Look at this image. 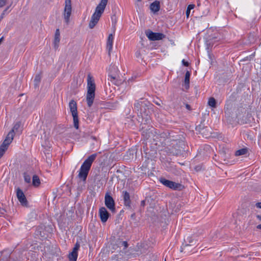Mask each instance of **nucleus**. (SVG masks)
Listing matches in <instances>:
<instances>
[{"label":"nucleus","instance_id":"29","mask_svg":"<svg viewBox=\"0 0 261 261\" xmlns=\"http://www.w3.org/2000/svg\"><path fill=\"white\" fill-rule=\"evenodd\" d=\"M248 149L247 148H242L238 150L235 152L236 156H240L242 155L246 154L248 153Z\"/></svg>","mask_w":261,"mask_h":261},{"label":"nucleus","instance_id":"33","mask_svg":"<svg viewBox=\"0 0 261 261\" xmlns=\"http://www.w3.org/2000/svg\"><path fill=\"white\" fill-rule=\"evenodd\" d=\"M195 7L194 5H189L186 10L187 17H189L191 10L193 9Z\"/></svg>","mask_w":261,"mask_h":261},{"label":"nucleus","instance_id":"22","mask_svg":"<svg viewBox=\"0 0 261 261\" xmlns=\"http://www.w3.org/2000/svg\"><path fill=\"white\" fill-rule=\"evenodd\" d=\"M234 115H232V116H234L235 118H240L242 117L243 114L246 113V110L243 107H240L237 109H235Z\"/></svg>","mask_w":261,"mask_h":261},{"label":"nucleus","instance_id":"18","mask_svg":"<svg viewBox=\"0 0 261 261\" xmlns=\"http://www.w3.org/2000/svg\"><path fill=\"white\" fill-rule=\"evenodd\" d=\"M114 36L112 34H109L107 40V47L108 49L109 55L110 56L113 48Z\"/></svg>","mask_w":261,"mask_h":261},{"label":"nucleus","instance_id":"45","mask_svg":"<svg viewBox=\"0 0 261 261\" xmlns=\"http://www.w3.org/2000/svg\"><path fill=\"white\" fill-rule=\"evenodd\" d=\"M257 218L260 220L261 221V215H257Z\"/></svg>","mask_w":261,"mask_h":261},{"label":"nucleus","instance_id":"42","mask_svg":"<svg viewBox=\"0 0 261 261\" xmlns=\"http://www.w3.org/2000/svg\"><path fill=\"white\" fill-rule=\"evenodd\" d=\"M145 205V200H143L141 201V205L142 206H144Z\"/></svg>","mask_w":261,"mask_h":261},{"label":"nucleus","instance_id":"1","mask_svg":"<svg viewBox=\"0 0 261 261\" xmlns=\"http://www.w3.org/2000/svg\"><path fill=\"white\" fill-rule=\"evenodd\" d=\"M97 153L91 154L89 156L82 164L77 177L83 181H86L91 165L97 157Z\"/></svg>","mask_w":261,"mask_h":261},{"label":"nucleus","instance_id":"55","mask_svg":"<svg viewBox=\"0 0 261 261\" xmlns=\"http://www.w3.org/2000/svg\"><path fill=\"white\" fill-rule=\"evenodd\" d=\"M137 1L140 2L142 1V0H137Z\"/></svg>","mask_w":261,"mask_h":261},{"label":"nucleus","instance_id":"8","mask_svg":"<svg viewBox=\"0 0 261 261\" xmlns=\"http://www.w3.org/2000/svg\"><path fill=\"white\" fill-rule=\"evenodd\" d=\"M160 181L164 186L174 190L181 191L185 188L184 186L180 184L176 183L164 178H161Z\"/></svg>","mask_w":261,"mask_h":261},{"label":"nucleus","instance_id":"12","mask_svg":"<svg viewBox=\"0 0 261 261\" xmlns=\"http://www.w3.org/2000/svg\"><path fill=\"white\" fill-rule=\"evenodd\" d=\"M16 196L18 201L23 206H27L28 201L23 191L18 188L16 190Z\"/></svg>","mask_w":261,"mask_h":261},{"label":"nucleus","instance_id":"11","mask_svg":"<svg viewBox=\"0 0 261 261\" xmlns=\"http://www.w3.org/2000/svg\"><path fill=\"white\" fill-rule=\"evenodd\" d=\"M146 35L150 40H160L165 37V35L161 33H154L150 30L146 32Z\"/></svg>","mask_w":261,"mask_h":261},{"label":"nucleus","instance_id":"53","mask_svg":"<svg viewBox=\"0 0 261 261\" xmlns=\"http://www.w3.org/2000/svg\"><path fill=\"white\" fill-rule=\"evenodd\" d=\"M140 114H142V109H141V110H140Z\"/></svg>","mask_w":261,"mask_h":261},{"label":"nucleus","instance_id":"14","mask_svg":"<svg viewBox=\"0 0 261 261\" xmlns=\"http://www.w3.org/2000/svg\"><path fill=\"white\" fill-rule=\"evenodd\" d=\"M196 129L198 130L203 137L208 138L210 136V129L207 127H204L201 125H199L196 126Z\"/></svg>","mask_w":261,"mask_h":261},{"label":"nucleus","instance_id":"41","mask_svg":"<svg viewBox=\"0 0 261 261\" xmlns=\"http://www.w3.org/2000/svg\"><path fill=\"white\" fill-rule=\"evenodd\" d=\"M5 212H6V211L4 209L1 208L0 207V215H4Z\"/></svg>","mask_w":261,"mask_h":261},{"label":"nucleus","instance_id":"51","mask_svg":"<svg viewBox=\"0 0 261 261\" xmlns=\"http://www.w3.org/2000/svg\"><path fill=\"white\" fill-rule=\"evenodd\" d=\"M91 139H92L93 140H96V137H91Z\"/></svg>","mask_w":261,"mask_h":261},{"label":"nucleus","instance_id":"32","mask_svg":"<svg viewBox=\"0 0 261 261\" xmlns=\"http://www.w3.org/2000/svg\"><path fill=\"white\" fill-rule=\"evenodd\" d=\"M24 181L27 183H30L31 181V177L28 175L27 173L23 174Z\"/></svg>","mask_w":261,"mask_h":261},{"label":"nucleus","instance_id":"17","mask_svg":"<svg viewBox=\"0 0 261 261\" xmlns=\"http://www.w3.org/2000/svg\"><path fill=\"white\" fill-rule=\"evenodd\" d=\"M123 197L124 200V205L128 208H131V201L130 199V195L127 191H123Z\"/></svg>","mask_w":261,"mask_h":261},{"label":"nucleus","instance_id":"24","mask_svg":"<svg viewBox=\"0 0 261 261\" xmlns=\"http://www.w3.org/2000/svg\"><path fill=\"white\" fill-rule=\"evenodd\" d=\"M195 247H191V245H184L182 244V246L181 247V252H184L185 253H189L191 251H193V250Z\"/></svg>","mask_w":261,"mask_h":261},{"label":"nucleus","instance_id":"6","mask_svg":"<svg viewBox=\"0 0 261 261\" xmlns=\"http://www.w3.org/2000/svg\"><path fill=\"white\" fill-rule=\"evenodd\" d=\"M69 107L73 117L74 126L76 129L79 128V118L77 111L76 102L74 100L70 101Z\"/></svg>","mask_w":261,"mask_h":261},{"label":"nucleus","instance_id":"21","mask_svg":"<svg viewBox=\"0 0 261 261\" xmlns=\"http://www.w3.org/2000/svg\"><path fill=\"white\" fill-rule=\"evenodd\" d=\"M60 33L59 29H57L56 30L55 34V37H54V47L55 49H57L59 47V43L60 41Z\"/></svg>","mask_w":261,"mask_h":261},{"label":"nucleus","instance_id":"46","mask_svg":"<svg viewBox=\"0 0 261 261\" xmlns=\"http://www.w3.org/2000/svg\"><path fill=\"white\" fill-rule=\"evenodd\" d=\"M256 227L258 229H261V224L258 225Z\"/></svg>","mask_w":261,"mask_h":261},{"label":"nucleus","instance_id":"15","mask_svg":"<svg viewBox=\"0 0 261 261\" xmlns=\"http://www.w3.org/2000/svg\"><path fill=\"white\" fill-rule=\"evenodd\" d=\"M235 108H234L231 105H227L225 107V117L227 118H235L234 116H232V115L235 114Z\"/></svg>","mask_w":261,"mask_h":261},{"label":"nucleus","instance_id":"50","mask_svg":"<svg viewBox=\"0 0 261 261\" xmlns=\"http://www.w3.org/2000/svg\"><path fill=\"white\" fill-rule=\"evenodd\" d=\"M154 102H155V103L156 105H159V106H160V102H157V101H155Z\"/></svg>","mask_w":261,"mask_h":261},{"label":"nucleus","instance_id":"19","mask_svg":"<svg viewBox=\"0 0 261 261\" xmlns=\"http://www.w3.org/2000/svg\"><path fill=\"white\" fill-rule=\"evenodd\" d=\"M183 244H188V245H191V247H195L197 246V241L193 239L192 237L188 236L184 239Z\"/></svg>","mask_w":261,"mask_h":261},{"label":"nucleus","instance_id":"23","mask_svg":"<svg viewBox=\"0 0 261 261\" xmlns=\"http://www.w3.org/2000/svg\"><path fill=\"white\" fill-rule=\"evenodd\" d=\"M108 80L118 86L122 83L121 80L117 79V76L116 75L109 74Z\"/></svg>","mask_w":261,"mask_h":261},{"label":"nucleus","instance_id":"52","mask_svg":"<svg viewBox=\"0 0 261 261\" xmlns=\"http://www.w3.org/2000/svg\"><path fill=\"white\" fill-rule=\"evenodd\" d=\"M139 55H140L139 53V54H138V53L136 54V56H137V57H138L139 56Z\"/></svg>","mask_w":261,"mask_h":261},{"label":"nucleus","instance_id":"16","mask_svg":"<svg viewBox=\"0 0 261 261\" xmlns=\"http://www.w3.org/2000/svg\"><path fill=\"white\" fill-rule=\"evenodd\" d=\"M14 136L15 135L12 133V132H11L10 131L9 133L7 135L6 139L4 140L3 143L1 146L6 147V149H8L9 145L10 144V143L13 140Z\"/></svg>","mask_w":261,"mask_h":261},{"label":"nucleus","instance_id":"9","mask_svg":"<svg viewBox=\"0 0 261 261\" xmlns=\"http://www.w3.org/2000/svg\"><path fill=\"white\" fill-rule=\"evenodd\" d=\"M149 126H142V135L144 139L146 140L149 143L152 142V138L154 133H155V129L153 127L148 128Z\"/></svg>","mask_w":261,"mask_h":261},{"label":"nucleus","instance_id":"5","mask_svg":"<svg viewBox=\"0 0 261 261\" xmlns=\"http://www.w3.org/2000/svg\"><path fill=\"white\" fill-rule=\"evenodd\" d=\"M151 140L152 142H150L151 143H153L155 146L160 147L162 145H168L170 139L167 137V135L165 133L158 134L155 131Z\"/></svg>","mask_w":261,"mask_h":261},{"label":"nucleus","instance_id":"40","mask_svg":"<svg viewBox=\"0 0 261 261\" xmlns=\"http://www.w3.org/2000/svg\"><path fill=\"white\" fill-rule=\"evenodd\" d=\"M255 206L258 208L261 209V202L256 203Z\"/></svg>","mask_w":261,"mask_h":261},{"label":"nucleus","instance_id":"28","mask_svg":"<svg viewBox=\"0 0 261 261\" xmlns=\"http://www.w3.org/2000/svg\"><path fill=\"white\" fill-rule=\"evenodd\" d=\"M41 75L40 73L36 75L34 81L35 88L38 87L39 83L41 82Z\"/></svg>","mask_w":261,"mask_h":261},{"label":"nucleus","instance_id":"10","mask_svg":"<svg viewBox=\"0 0 261 261\" xmlns=\"http://www.w3.org/2000/svg\"><path fill=\"white\" fill-rule=\"evenodd\" d=\"M105 203L108 208L112 213L116 211L115 201L113 197L107 193L105 197Z\"/></svg>","mask_w":261,"mask_h":261},{"label":"nucleus","instance_id":"2","mask_svg":"<svg viewBox=\"0 0 261 261\" xmlns=\"http://www.w3.org/2000/svg\"><path fill=\"white\" fill-rule=\"evenodd\" d=\"M108 2V0H101L99 4L96 6L89 23V27L90 29L94 28L98 23L100 17L104 12Z\"/></svg>","mask_w":261,"mask_h":261},{"label":"nucleus","instance_id":"54","mask_svg":"<svg viewBox=\"0 0 261 261\" xmlns=\"http://www.w3.org/2000/svg\"><path fill=\"white\" fill-rule=\"evenodd\" d=\"M134 215H135V214H133L132 215L131 217H134Z\"/></svg>","mask_w":261,"mask_h":261},{"label":"nucleus","instance_id":"7","mask_svg":"<svg viewBox=\"0 0 261 261\" xmlns=\"http://www.w3.org/2000/svg\"><path fill=\"white\" fill-rule=\"evenodd\" d=\"M64 11L63 13L64 21L67 24L70 22V18L71 15L72 7L71 0H65Z\"/></svg>","mask_w":261,"mask_h":261},{"label":"nucleus","instance_id":"25","mask_svg":"<svg viewBox=\"0 0 261 261\" xmlns=\"http://www.w3.org/2000/svg\"><path fill=\"white\" fill-rule=\"evenodd\" d=\"M190 77V71H187L186 73L185 77V84L186 88L187 89H189V88Z\"/></svg>","mask_w":261,"mask_h":261},{"label":"nucleus","instance_id":"3","mask_svg":"<svg viewBox=\"0 0 261 261\" xmlns=\"http://www.w3.org/2000/svg\"><path fill=\"white\" fill-rule=\"evenodd\" d=\"M186 144L182 140L170 139L168 144V152L175 155H180L185 151Z\"/></svg>","mask_w":261,"mask_h":261},{"label":"nucleus","instance_id":"38","mask_svg":"<svg viewBox=\"0 0 261 261\" xmlns=\"http://www.w3.org/2000/svg\"><path fill=\"white\" fill-rule=\"evenodd\" d=\"M7 3V0H0V8L5 6Z\"/></svg>","mask_w":261,"mask_h":261},{"label":"nucleus","instance_id":"43","mask_svg":"<svg viewBox=\"0 0 261 261\" xmlns=\"http://www.w3.org/2000/svg\"><path fill=\"white\" fill-rule=\"evenodd\" d=\"M195 169L197 171H198L199 170H200L201 169V167L200 166H196L195 168Z\"/></svg>","mask_w":261,"mask_h":261},{"label":"nucleus","instance_id":"39","mask_svg":"<svg viewBox=\"0 0 261 261\" xmlns=\"http://www.w3.org/2000/svg\"><path fill=\"white\" fill-rule=\"evenodd\" d=\"M182 64L185 66H188L189 64L188 62L186 61L184 59L182 61Z\"/></svg>","mask_w":261,"mask_h":261},{"label":"nucleus","instance_id":"35","mask_svg":"<svg viewBox=\"0 0 261 261\" xmlns=\"http://www.w3.org/2000/svg\"><path fill=\"white\" fill-rule=\"evenodd\" d=\"M7 149L6 147L0 146V159L3 156Z\"/></svg>","mask_w":261,"mask_h":261},{"label":"nucleus","instance_id":"26","mask_svg":"<svg viewBox=\"0 0 261 261\" xmlns=\"http://www.w3.org/2000/svg\"><path fill=\"white\" fill-rule=\"evenodd\" d=\"M21 123L20 122H16L13 126L12 129L10 130L11 132L15 135L16 133L19 132L20 128Z\"/></svg>","mask_w":261,"mask_h":261},{"label":"nucleus","instance_id":"13","mask_svg":"<svg viewBox=\"0 0 261 261\" xmlns=\"http://www.w3.org/2000/svg\"><path fill=\"white\" fill-rule=\"evenodd\" d=\"M99 215L102 223L106 222L110 217V214L105 207H101L99 208Z\"/></svg>","mask_w":261,"mask_h":261},{"label":"nucleus","instance_id":"49","mask_svg":"<svg viewBox=\"0 0 261 261\" xmlns=\"http://www.w3.org/2000/svg\"><path fill=\"white\" fill-rule=\"evenodd\" d=\"M4 15V14H3V13H2V15H1V16H0V21L1 20V19H3V15Z\"/></svg>","mask_w":261,"mask_h":261},{"label":"nucleus","instance_id":"31","mask_svg":"<svg viewBox=\"0 0 261 261\" xmlns=\"http://www.w3.org/2000/svg\"><path fill=\"white\" fill-rule=\"evenodd\" d=\"M77 253L70 252L68 255V258L70 261H76Z\"/></svg>","mask_w":261,"mask_h":261},{"label":"nucleus","instance_id":"27","mask_svg":"<svg viewBox=\"0 0 261 261\" xmlns=\"http://www.w3.org/2000/svg\"><path fill=\"white\" fill-rule=\"evenodd\" d=\"M32 184L34 187H38L40 185V180L39 177L37 175H33L32 178Z\"/></svg>","mask_w":261,"mask_h":261},{"label":"nucleus","instance_id":"20","mask_svg":"<svg viewBox=\"0 0 261 261\" xmlns=\"http://www.w3.org/2000/svg\"><path fill=\"white\" fill-rule=\"evenodd\" d=\"M150 9L154 13L158 12L160 9V3L158 1H155L150 5Z\"/></svg>","mask_w":261,"mask_h":261},{"label":"nucleus","instance_id":"34","mask_svg":"<svg viewBox=\"0 0 261 261\" xmlns=\"http://www.w3.org/2000/svg\"><path fill=\"white\" fill-rule=\"evenodd\" d=\"M80 247V243L78 242H76L74 245V247L73 248L72 252L77 253V251L79 249Z\"/></svg>","mask_w":261,"mask_h":261},{"label":"nucleus","instance_id":"37","mask_svg":"<svg viewBox=\"0 0 261 261\" xmlns=\"http://www.w3.org/2000/svg\"><path fill=\"white\" fill-rule=\"evenodd\" d=\"M119 244V245L124 246V249H126L128 246V244L126 241H120Z\"/></svg>","mask_w":261,"mask_h":261},{"label":"nucleus","instance_id":"30","mask_svg":"<svg viewBox=\"0 0 261 261\" xmlns=\"http://www.w3.org/2000/svg\"><path fill=\"white\" fill-rule=\"evenodd\" d=\"M208 105L214 108L216 107V100L214 97H210L208 101Z\"/></svg>","mask_w":261,"mask_h":261},{"label":"nucleus","instance_id":"36","mask_svg":"<svg viewBox=\"0 0 261 261\" xmlns=\"http://www.w3.org/2000/svg\"><path fill=\"white\" fill-rule=\"evenodd\" d=\"M142 105H143L142 102H137L136 103H135L134 107L135 109H136L138 111H139L140 107L141 106H142Z\"/></svg>","mask_w":261,"mask_h":261},{"label":"nucleus","instance_id":"48","mask_svg":"<svg viewBox=\"0 0 261 261\" xmlns=\"http://www.w3.org/2000/svg\"><path fill=\"white\" fill-rule=\"evenodd\" d=\"M4 39V37H2L0 38V44L1 43V42L3 41Z\"/></svg>","mask_w":261,"mask_h":261},{"label":"nucleus","instance_id":"44","mask_svg":"<svg viewBox=\"0 0 261 261\" xmlns=\"http://www.w3.org/2000/svg\"><path fill=\"white\" fill-rule=\"evenodd\" d=\"M186 108H187V109H188V110H190V106L189 105L187 104V105H186Z\"/></svg>","mask_w":261,"mask_h":261},{"label":"nucleus","instance_id":"56","mask_svg":"<svg viewBox=\"0 0 261 261\" xmlns=\"http://www.w3.org/2000/svg\"><path fill=\"white\" fill-rule=\"evenodd\" d=\"M165 261H166V259L165 260Z\"/></svg>","mask_w":261,"mask_h":261},{"label":"nucleus","instance_id":"47","mask_svg":"<svg viewBox=\"0 0 261 261\" xmlns=\"http://www.w3.org/2000/svg\"><path fill=\"white\" fill-rule=\"evenodd\" d=\"M9 8H6L3 12V14H5V12L7 11Z\"/></svg>","mask_w":261,"mask_h":261},{"label":"nucleus","instance_id":"4","mask_svg":"<svg viewBox=\"0 0 261 261\" xmlns=\"http://www.w3.org/2000/svg\"><path fill=\"white\" fill-rule=\"evenodd\" d=\"M87 88L86 100L88 107H90L93 103L95 97V84L94 80L90 74L87 76Z\"/></svg>","mask_w":261,"mask_h":261}]
</instances>
